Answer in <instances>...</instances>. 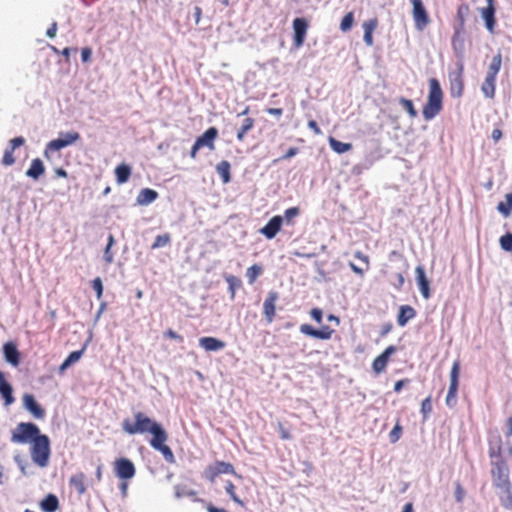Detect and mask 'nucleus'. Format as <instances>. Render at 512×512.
Returning <instances> with one entry per match:
<instances>
[{
  "instance_id": "11",
  "label": "nucleus",
  "mask_w": 512,
  "mask_h": 512,
  "mask_svg": "<svg viewBox=\"0 0 512 512\" xmlns=\"http://www.w3.org/2000/svg\"><path fill=\"white\" fill-rule=\"evenodd\" d=\"M299 329L302 334L311 336L313 338L321 339V340L330 339L334 332L328 326H324V327H322V329L318 330V329L313 328L310 324H302Z\"/></svg>"
},
{
  "instance_id": "52",
  "label": "nucleus",
  "mask_w": 512,
  "mask_h": 512,
  "mask_svg": "<svg viewBox=\"0 0 512 512\" xmlns=\"http://www.w3.org/2000/svg\"><path fill=\"white\" fill-rule=\"evenodd\" d=\"M465 495H466V492H465L464 488L462 487L460 482H457L455 485V492H454L456 502H458V503L463 502Z\"/></svg>"
},
{
  "instance_id": "42",
  "label": "nucleus",
  "mask_w": 512,
  "mask_h": 512,
  "mask_svg": "<svg viewBox=\"0 0 512 512\" xmlns=\"http://www.w3.org/2000/svg\"><path fill=\"white\" fill-rule=\"evenodd\" d=\"M353 23H354V14L353 12H348L343 18H342V21L340 23V30L342 32H347L349 31L352 26H353Z\"/></svg>"
},
{
  "instance_id": "36",
  "label": "nucleus",
  "mask_w": 512,
  "mask_h": 512,
  "mask_svg": "<svg viewBox=\"0 0 512 512\" xmlns=\"http://www.w3.org/2000/svg\"><path fill=\"white\" fill-rule=\"evenodd\" d=\"M500 490H501V493H500L501 505L507 510H512L511 486L501 488Z\"/></svg>"
},
{
  "instance_id": "38",
  "label": "nucleus",
  "mask_w": 512,
  "mask_h": 512,
  "mask_svg": "<svg viewBox=\"0 0 512 512\" xmlns=\"http://www.w3.org/2000/svg\"><path fill=\"white\" fill-rule=\"evenodd\" d=\"M399 103L403 107V109H405L407 111V113L409 114V116L411 118L417 117V115H418L417 110L415 109L413 102L410 99L401 97L399 99Z\"/></svg>"
},
{
  "instance_id": "10",
  "label": "nucleus",
  "mask_w": 512,
  "mask_h": 512,
  "mask_svg": "<svg viewBox=\"0 0 512 512\" xmlns=\"http://www.w3.org/2000/svg\"><path fill=\"white\" fill-rule=\"evenodd\" d=\"M308 23L304 18H295L293 20L294 45L299 48L304 44Z\"/></svg>"
},
{
  "instance_id": "35",
  "label": "nucleus",
  "mask_w": 512,
  "mask_h": 512,
  "mask_svg": "<svg viewBox=\"0 0 512 512\" xmlns=\"http://www.w3.org/2000/svg\"><path fill=\"white\" fill-rule=\"evenodd\" d=\"M328 142H329L331 149L339 154L348 152L349 150L352 149V144L338 141L337 139H335L333 137H329Z\"/></svg>"
},
{
  "instance_id": "26",
  "label": "nucleus",
  "mask_w": 512,
  "mask_h": 512,
  "mask_svg": "<svg viewBox=\"0 0 512 512\" xmlns=\"http://www.w3.org/2000/svg\"><path fill=\"white\" fill-rule=\"evenodd\" d=\"M489 457L491 458V462L495 460H504L502 458V441L500 436H497L494 440L490 441Z\"/></svg>"
},
{
  "instance_id": "28",
  "label": "nucleus",
  "mask_w": 512,
  "mask_h": 512,
  "mask_svg": "<svg viewBox=\"0 0 512 512\" xmlns=\"http://www.w3.org/2000/svg\"><path fill=\"white\" fill-rule=\"evenodd\" d=\"M131 175V167L125 163L118 165L115 168V176L118 184L126 183Z\"/></svg>"
},
{
  "instance_id": "23",
  "label": "nucleus",
  "mask_w": 512,
  "mask_h": 512,
  "mask_svg": "<svg viewBox=\"0 0 512 512\" xmlns=\"http://www.w3.org/2000/svg\"><path fill=\"white\" fill-rule=\"evenodd\" d=\"M0 394L5 400V405H10L14 402V397L12 395V387L6 381L5 376L2 372H0Z\"/></svg>"
},
{
  "instance_id": "49",
  "label": "nucleus",
  "mask_w": 512,
  "mask_h": 512,
  "mask_svg": "<svg viewBox=\"0 0 512 512\" xmlns=\"http://www.w3.org/2000/svg\"><path fill=\"white\" fill-rule=\"evenodd\" d=\"M378 25V20L376 18L369 19L364 21L362 24L364 33H373Z\"/></svg>"
},
{
  "instance_id": "2",
  "label": "nucleus",
  "mask_w": 512,
  "mask_h": 512,
  "mask_svg": "<svg viewBox=\"0 0 512 512\" xmlns=\"http://www.w3.org/2000/svg\"><path fill=\"white\" fill-rule=\"evenodd\" d=\"M443 92L439 81L436 78L429 80V94L427 103L423 107V117L430 121L434 119L442 110Z\"/></svg>"
},
{
  "instance_id": "41",
  "label": "nucleus",
  "mask_w": 512,
  "mask_h": 512,
  "mask_svg": "<svg viewBox=\"0 0 512 512\" xmlns=\"http://www.w3.org/2000/svg\"><path fill=\"white\" fill-rule=\"evenodd\" d=\"M59 137L62 139V141H64L66 147L72 145L80 139L79 133L74 131L60 133Z\"/></svg>"
},
{
  "instance_id": "16",
  "label": "nucleus",
  "mask_w": 512,
  "mask_h": 512,
  "mask_svg": "<svg viewBox=\"0 0 512 512\" xmlns=\"http://www.w3.org/2000/svg\"><path fill=\"white\" fill-rule=\"evenodd\" d=\"M199 346L207 352H217L223 350L226 343L218 338L205 336L199 339Z\"/></svg>"
},
{
  "instance_id": "51",
  "label": "nucleus",
  "mask_w": 512,
  "mask_h": 512,
  "mask_svg": "<svg viewBox=\"0 0 512 512\" xmlns=\"http://www.w3.org/2000/svg\"><path fill=\"white\" fill-rule=\"evenodd\" d=\"M15 163V158L13 156V151L9 148H7L4 152L3 158H2V164L5 166H11Z\"/></svg>"
},
{
  "instance_id": "7",
  "label": "nucleus",
  "mask_w": 512,
  "mask_h": 512,
  "mask_svg": "<svg viewBox=\"0 0 512 512\" xmlns=\"http://www.w3.org/2000/svg\"><path fill=\"white\" fill-rule=\"evenodd\" d=\"M167 440L168 434L165 431L156 438H151L149 444L154 450L159 451L168 463H174L175 456L171 448L168 445H166Z\"/></svg>"
},
{
  "instance_id": "39",
  "label": "nucleus",
  "mask_w": 512,
  "mask_h": 512,
  "mask_svg": "<svg viewBox=\"0 0 512 512\" xmlns=\"http://www.w3.org/2000/svg\"><path fill=\"white\" fill-rule=\"evenodd\" d=\"M174 494L177 499H180L183 497H193L196 495V492L191 489H187L185 486L175 485Z\"/></svg>"
},
{
  "instance_id": "15",
  "label": "nucleus",
  "mask_w": 512,
  "mask_h": 512,
  "mask_svg": "<svg viewBox=\"0 0 512 512\" xmlns=\"http://www.w3.org/2000/svg\"><path fill=\"white\" fill-rule=\"evenodd\" d=\"M279 295L276 291H269L267 298L263 303V313L268 322H272L275 317L276 302Z\"/></svg>"
},
{
  "instance_id": "64",
  "label": "nucleus",
  "mask_w": 512,
  "mask_h": 512,
  "mask_svg": "<svg viewBox=\"0 0 512 512\" xmlns=\"http://www.w3.org/2000/svg\"><path fill=\"white\" fill-rule=\"evenodd\" d=\"M201 15H202V9L199 6H195L194 7V18H195L196 24H199V22L201 20Z\"/></svg>"
},
{
  "instance_id": "4",
  "label": "nucleus",
  "mask_w": 512,
  "mask_h": 512,
  "mask_svg": "<svg viewBox=\"0 0 512 512\" xmlns=\"http://www.w3.org/2000/svg\"><path fill=\"white\" fill-rule=\"evenodd\" d=\"M38 426L31 422H21L12 431L11 441L13 443H31L40 435Z\"/></svg>"
},
{
  "instance_id": "6",
  "label": "nucleus",
  "mask_w": 512,
  "mask_h": 512,
  "mask_svg": "<svg viewBox=\"0 0 512 512\" xmlns=\"http://www.w3.org/2000/svg\"><path fill=\"white\" fill-rule=\"evenodd\" d=\"M460 368V361L455 360L450 371V385L445 400L446 405L449 408H454L457 404V391L459 386Z\"/></svg>"
},
{
  "instance_id": "43",
  "label": "nucleus",
  "mask_w": 512,
  "mask_h": 512,
  "mask_svg": "<svg viewBox=\"0 0 512 512\" xmlns=\"http://www.w3.org/2000/svg\"><path fill=\"white\" fill-rule=\"evenodd\" d=\"M261 272H262V268L257 264H254L251 267H249L246 272L248 282L250 284L254 283L255 280L257 279V277L261 274Z\"/></svg>"
},
{
  "instance_id": "45",
  "label": "nucleus",
  "mask_w": 512,
  "mask_h": 512,
  "mask_svg": "<svg viewBox=\"0 0 512 512\" xmlns=\"http://www.w3.org/2000/svg\"><path fill=\"white\" fill-rule=\"evenodd\" d=\"M500 246L504 251H512V234L507 233L500 237Z\"/></svg>"
},
{
  "instance_id": "8",
  "label": "nucleus",
  "mask_w": 512,
  "mask_h": 512,
  "mask_svg": "<svg viewBox=\"0 0 512 512\" xmlns=\"http://www.w3.org/2000/svg\"><path fill=\"white\" fill-rule=\"evenodd\" d=\"M115 474L122 480H128L135 476L136 469L133 462L127 458H119L114 462Z\"/></svg>"
},
{
  "instance_id": "40",
  "label": "nucleus",
  "mask_w": 512,
  "mask_h": 512,
  "mask_svg": "<svg viewBox=\"0 0 512 512\" xmlns=\"http://www.w3.org/2000/svg\"><path fill=\"white\" fill-rule=\"evenodd\" d=\"M388 358H386L385 356H383L382 354H380L378 357L375 358V360L373 361V370L376 372V373H381L385 370L386 366H387V363H388Z\"/></svg>"
},
{
  "instance_id": "25",
  "label": "nucleus",
  "mask_w": 512,
  "mask_h": 512,
  "mask_svg": "<svg viewBox=\"0 0 512 512\" xmlns=\"http://www.w3.org/2000/svg\"><path fill=\"white\" fill-rule=\"evenodd\" d=\"M85 475L82 472L72 475L69 479V484L73 487L79 495H83L86 492L85 486Z\"/></svg>"
},
{
  "instance_id": "27",
  "label": "nucleus",
  "mask_w": 512,
  "mask_h": 512,
  "mask_svg": "<svg viewBox=\"0 0 512 512\" xmlns=\"http://www.w3.org/2000/svg\"><path fill=\"white\" fill-rule=\"evenodd\" d=\"M496 78L487 76L484 79V82L482 83L481 90L486 98L492 99L495 96V90H496Z\"/></svg>"
},
{
  "instance_id": "24",
  "label": "nucleus",
  "mask_w": 512,
  "mask_h": 512,
  "mask_svg": "<svg viewBox=\"0 0 512 512\" xmlns=\"http://www.w3.org/2000/svg\"><path fill=\"white\" fill-rule=\"evenodd\" d=\"M416 312L414 308L409 305H403L400 307L399 314L397 317V323L399 326L404 327L409 320L414 318Z\"/></svg>"
},
{
  "instance_id": "47",
  "label": "nucleus",
  "mask_w": 512,
  "mask_h": 512,
  "mask_svg": "<svg viewBox=\"0 0 512 512\" xmlns=\"http://www.w3.org/2000/svg\"><path fill=\"white\" fill-rule=\"evenodd\" d=\"M225 491L230 495L232 500L240 505H243V502L238 498L235 494V486L231 481H227L225 484Z\"/></svg>"
},
{
  "instance_id": "57",
  "label": "nucleus",
  "mask_w": 512,
  "mask_h": 512,
  "mask_svg": "<svg viewBox=\"0 0 512 512\" xmlns=\"http://www.w3.org/2000/svg\"><path fill=\"white\" fill-rule=\"evenodd\" d=\"M322 316H323L322 310H320L319 308H313L311 310V317L316 322L321 323L322 322Z\"/></svg>"
},
{
  "instance_id": "31",
  "label": "nucleus",
  "mask_w": 512,
  "mask_h": 512,
  "mask_svg": "<svg viewBox=\"0 0 512 512\" xmlns=\"http://www.w3.org/2000/svg\"><path fill=\"white\" fill-rule=\"evenodd\" d=\"M65 147V143L64 141H62L60 137H58L57 139H53L47 143L46 148L44 150V156L47 159H50L52 152H57Z\"/></svg>"
},
{
  "instance_id": "14",
  "label": "nucleus",
  "mask_w": 512,
  "mask_h": 512,
  "mask_svg": "<svg viewBox=\"0 0 512 512\" xmlns=\"http://www.w3.org/2000/svg\"><path fill=\"white\" fill-rule=\"evenodd\" d=\"M23 406L36 419H43L45 417V410L36 402L33 395L25 394L23 396Z\"/></svg>"
},
{
  "instance_id": "20",
  "label": "nucleus",
  "mask_w": 512,
  "mask_h": 512,
  "mask_svg": "<svg viewBox=\"0 0 512 512\" xmlns=\"http://www.w3.org/2000/svg\"><path fill=\"white\" fill-rule=\"evenodd\" d=\"M218 136V130L215 127H210L207 129L200 137L196 139V143L202 147H208L209 149H214V140Z\"/></svg>"
},
{
  "instance_id": "48",
  "label": "nucleus",
  "mask_w": 512,
  "mask_h": 512,
  "mask_svg": "<svg viewBox=\"0 0 512 512\" xmlns=\"http://www.w3.org/2000/svg\"><path fill=\"white\" fill-rule=\"evenodd\" d=\"M431 411H432V400H431V396H428L427 398H425L422 401L421 413L423 414L424 418H427V416L431 413Z\"/></svg>"
},
{
  "instance_id": "60",
  "label": "nucleus",
  "mask_w": 512,
  "mask_h": 512,
  "mask_svg": "<svg viewBox=\"0 0 512 512\" xmlns=\"http://www.w3.org/2000/svg\"><path fill=\"white\" fill-rule=\"evenodd\" d=\"M308 127L316 134L320 135L322 134L321 129L319 128L317 122L315 120L308 121Z\"/></svg>"
},
{
  "instance_id": "30",
  "label": "nucleus",
  "mask_w": 512,
  "mask_h": 512,
  "mask_svg": "<svg viewBox=\"0 0 512 512\" xmlns=\"http://www.w3.org/2000/svg\"><path fill=\"white\" fill-rule=\"evenodd\" d=\"M230 169L231 165L226 160H223L216 165V171L225 184L229 183L231 180Z\"/></svg>"
},
{
  "instance_id": "13",
  "label": "nucleus",
  "mask_w": 512,
  "mask_h": 512,
  "mask_svg": "<svg viewBox=\"0 0 512 512\" xmlns=\"http://www.w3.org/2000/svg\"><path fill=\"white\" fill-rule=\"evenodd\" d=\"M283 223V217L276 215L272 217L268 223L260 229V233L263 234L267 239H273L280 231Z\"/></svg>"
},
{
  "instance_id": "56",
  "label": "nucleus",
  "mask_w": 512,
  "mask_h": 512,
  "mask_svg": "<svg viewBox=\"0 0 512 512\" xmlns=\"http://www.w3.org/2000/svg\"><path fill=\"white\" fill-rule=\"evenodd\" d=\"M164 336L168 337V338H171V339H174V340H177L179 342L183 341V337L181 335H179L178 333H176L175 331H173L172 329H168L164 333Z\"/></svg>"
},
{
  "instance_id": "62",
  "label": "nucleus",
  "mask_w": 512,
  "mask_h": 512,
  "mask_svg": "<svg viewBox=\"0 0 512 512\" xmlns=\"http://www.w3.org/2000/svg\"><path fill=\"white\" fill-rule=\"evenodd\" d=\"M349 266H350V268L352 269L353 272H355L356 274H358L360 276H362L364 274L365 270H367L366 267L365 268H360V267H358L357 265H355L352 262L349 263Z\"/></svg>"
},
{
  "instance_id": "59",
  "label": "nucleus",
  "mask_w": 512,
  "mask_h": 512,
  "mask_svg": "<svg viewBox=\"0 0 512 512\" xmlns=\"http://www.w3.org/2000/svg\"><path fill=\"white\" fill-rule=\"evenodd\" d=\"M92 51L90 48L85 47L81 51V59L83 62H88L91 59Z\"/></svg>"
},
{
  "instance_id": "29",
  "label": "nucleus",
  "mask_w": 512,
  "mask_h": 512,
  "mask_svg": "<svg viewBox=\"0 0 512 512\" xmlns=\"http://www.w3.org/2000/svg\"><path fill=\"white\" fill-rule=\"evenodd\" d=\"M40 506L44 512H55L59 507L58 498L49 494L41 501Z\"/></svg>"
},
{
  "instance_id": "32",
  "label": "nucleus",
  "mask_w": 512,
  "mask_h": 512,
  "mask_svg": "<svg viewBox=\"0 0 512 512\" xmlns=\"http://www.w3.org/2000/svg\"><path fill=\"white\" fill-rule=\"evenodd\" d=\"M254 119L250 117H246L242 120V123L237 131V139L239 141H243L245 135L254 127Z\"/></svg>"
},
{
  "instance_id": "55",
  "label": "nucleus",
  "mask_w": 512,
  "mask_h": 512,
  "mask_svg": "<svg viewBox=\"0 0 512 512\" xmlns=\"http://www.w3.org/2000/svg\"><path fill=\"white\" fill-rule=\"evenodd\" d=\"M112 247H105L103 258L107 264H111L114 261V255L111 252Z\"/></svg>"
},
{
  "instance_id": "19",
  "label": "nucleus",
  "mask_w": 512,
  "mask_h": 512,
  "mask_svg": "<svg viewBox=\"0 0 512 512\" xmlns=\"http://www.w3.org/2000/svg\"><path fill=\"white\" fill-rule=\"evenodd\" d=\"M3 353L5 360L14 367L20 363V353L17 346L13 342H7L3 345Z\"/></svg>"
},
{
  "instance_id": "5",
  "label": "nucleus",
  "mask_w": 512,
  "mask_h": 512,
  "mask_svg": "<svg viewBox=\"0 0 512 512\" xmlns=\"http://www.w3.org/2000/svg\"><path fill=\"white\" fill-rule=\"evenodd\" d=\"M491 465V474L494 486L498 489L511 486L509 479V468L506 461L495 460L491 462Z\"/></svg>"
},
{
  "instance_id": "53",
  "label": "nucleus",
  "mask_w": 512,
  "mask_h": 512,
  "mask_svg": "<svg viewBox=\"0 0 512 512\" xmlns=\"http://www.w3.org/2000/svg\"><path fill=\"white\" fill-rule=\"evenodd\" d=\"M401 432H402L401 426L399 424H396L394 426V428L391 430V432L389 433L390 442L396 443L400 438Z\"/></svg>"
},
{
  "instance_id": "1",
  "label": "nucleus",
  "mask_w": 512,
  "mask_h": 512,
  "mask_svg": "<svg viewBox=\"0 0 512 512\" xmlns=\"http://www.w3.org/2000/svg\"><path fill=\"white\" fill-rule=\"evenodd\" d=\"M133 418V420L126 418L122 422V430L129 435L150 433L152 438H156L165 432L160 423L141 411L134 412Z\"/></svg>"
},
{
  "instance_id": "34",
  "label": "nucleus",
  "mask_w": 512,
  "mask_h": 512,
  "mask_svg": "<svg viewBox=\"0 0 512 512\" xmlns=\"http://www.w3.org/2000/svg\"><path fill=\"white\" fill-rule=\"evenodd\" d=\"M83 354V349L82 350H77V351H73L71 352L68 357L63 361V363L60 365L59 367V372L60 373H63L66 369H68L72 364L76 363L77 361H79V359L81 358Z\"/></svg>"
},
{
  "instance_id": "54",
  "label": "nucleus",
  "mask_w": 512,
  "mask_h": 512,
  "mask_svg": "<svg viewBox=\"0 0 512 512\" xmlns=\"http://www.w3.org/2000/svg\"><path fill=\"white\" fill-rule=\"evenodd\" d=\"M25 143V139L22 136L15 137L9 142V149L14 151L16 148L22 146Z\"/></svg>"
},
{
  "instance_id": "9",
  "label": "nucleus",
  "mask_w": 512,
  "mask_h": 512,
  "mask_svg": "<svg viewBox=\"0 0 512 512\" xmlns=\"http://www.w3.org/2000/svg\"><path fill=\"white\" fill-rule=\"evenodd\" d=\"M413 5V19L415 22V27L422 31L430 22L429 15L422 3V0H412Z\"/></svg>"
},
{
  "instance_id": "37",
  "label": "nucleus",
  "mask_w": 512,
  "mask_h": 512,
  "mask_svg": "<svg viewBox=\"0 0 512 512\" xmlns=\"http://www.w3.org/2000/svg\"><path fill=\"white\" fill-rule=\"evenodd\" d=\"M506 202H500L497 206V210L504 216H509L512 211V193L506 194Z\"/></svg>"
},
{
  "instance_id": "50",
  "label": "nucleus",
  "mask_w": 512,
  "mask_h": 512,
  "mask_svg": "<svg viewBox=\"0 0 512 512\" xmlns=\"http://www.w3.org/2000/svg\"><path fill=\"white\" fill-rule=\"evenodd\" d=\"M92 288L96 292L97 299L100 300L103 295V284L100 277H97L92 281Z\"/></svg>"
},
{
  "instance_id": "44",
  "label": "nucleus",
  "mask_w": 512,
  "mask_h": 512,
  "mask_svg": "<svg viewBox=\"0 0 512 512\" xmlns=\"http://www.w3.org/2000/svg\"><path fill=\"white\" fill-rule=\"evenodd\" d=\"M170 235L169 234H163V235H158L156 236L155 238V241L154 243L152 244V249H158V248H162L166 245H168L170 243Z\"/></svg>"
},
{
  "instance_id": "21",
  "label": "nucleus",
  "mask_w": 512,
  "mask_h": 512,
  "mask_svg": "<svg viewBox=\"0 0 512 512\" xmlns=\"http://www.w3.org/2000/svg\"><path fill=\"white\" fill-rule=\"evenodd\" d=\"M45 173V166L41 159L35 158L31 161L30 167L26 171V176L38 180Z\"/></svg>"
},
{
  "instance_id": "61",
  "label": "nucleus",
  "mask_w": 512,
  "mask_h": 512,
  "mask_svg": "<svg viewBox=\"0 0 512 512\" xmlns=\"http://www.w3.org/2000/svg\"><path fill=\"white\" fill-rule=\"evenodd\" d=\"M56 32H57V23L53 22L51 24V26L47 29L46 35L49 38H54L56 36Z\"/></svg>"
},
{
  "instance_id": "12",
  "label": "nucleus",
  "mask_w": 512,
  "mask_h": 512,
  "mask_svg": "<svg viewBox=\"0 0 512 512\" xmlns=\"http://www.w3.org/2000/svg\"><path fill=\"white\" fill-rule=\"evenodd\" d=\"M415 275H416V283L420 290L421 295L424 299H429L431 296L430 293V284L429 280L426 277L425 270L423 266L418 265L415 269Z\"/></svg>"
},
{
  "instance_id": "17",
  "label": "nucleus",
  "mask_w": 512,
  "mask_h": 512,
  "mask_svg": "<svg viewBox=\"0 0 512 512\" xmlns=\"http://www.w3.org/2000/svg\"><path fill=\"white\" fill-rule=\"evenodd\" d=\"M487 6L480 10L481 16L485 21V26L488 31L493 32L495 26V7L494 0H486Z\"/></svg>"
},
{
  "instance_id": "33",
  "label": "nucleus",
  "mask_w": 512,
  "mask_h": 512,
  "mask_svg": "<svg viewBox=\"0 0 512 512\" xmlns=\"http://www.w3.org/2000/svg\"><path fill=\"white\" fill-rule=\"evenodd\" d=\"M502 65V56L501 53L498 52L491 60V63L489 64L487 76L495 77L497 78V74L499 73Z\"/></svg>"
},
{
  "instance_id": "18",
  "label": "nucleus",
  "mask_w": 512,
  "mask_h": 512,
  "mask_svg": "<svg viewBox=\"0 0 512 512\" xmlns=\"http://www.w3.org/2000/svg\"><path fill=\"white\" fill-rule=\"evenodd\" d=\"M208 477L213 480L219 474H235L234 467L227 462L217 461L207 470Z\"/></svg>"
},
{
  "instance_id": "46",
  "label": "nucleus",
  "mask_w": 512,
  "mask_h": 512,
  "mask_svg": "<svg viewBox=\"0 0 512 512\" xmlns=\"http://www.w3.org/2000/svg\"><path fill=\"white\" fill-rule=\"evenodd\" d=\"M300 214V210L298 207H291L285 210L283 221L285 220L288 224L293 221L295 217Z\"/></svg>"
},
{
  "instance_id": "3",
  "label": "nucleus",
  "mask_w": 512,
  "mask_h": 512,
  "mask_svg": "<svg viewBox=\"0 0 512 512\" xmlns=\"http://www.w3.org/2000/svg\"><path fill=\"white\" fill-rule=\"evenodd\" d=\"M31 444L32 461L39 467L44 468L49 463L51 454L50 440L47 435L40 434Z\"/></svg>"
},
{
  "instance_id": "58",
  "label": "nucleus",
  "mask_w": 512,
  "mask_h": 512,
  "mask_svg": "<svg viewBox=\"0 0 512 512\" xmlns=\"http://www.w3.org/2000/svg\"><path fill=\"white\" fill-rule=\"evenodd\" d=\"M354 256H355V258L359 259L360 261H362L365 264L366 269L369 268V257L367 255L363 254L360 251H356L354 253Z\"/></svg>"
},
{
  "instance_id": "22",
  "label": "nucleus",
  "mask_w": 512,
  "mask_h": 512,
  "mask_svg": "<svg viewBox=\"0 0 512 512\" xmlns=\"http://www.w3.org/2000/svg\"><path fill=\"white\" fill-rule=\"evenodd\" d=\"M158 198V192L150 189V188H143L140 190L136 202L138 205L141 206H147L154 202Z\"/></svg>"
},
{
  "instance_id": "63",
  "label": "nucleus",
  "mask_w": 512,
  "mask_h": 512,
  "mask_svg": "<svg viewBox=\"0 0 512 512\" xmlns=\"http://www.w3.org/2000/svg\"><path fill=\"white\" fill-rule=\"evenodd\" d=\"M363 40L367 46H372L373 41V33H364Z\"/></svg>"
}]
</instances>
